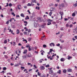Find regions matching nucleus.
<instances>
[{
    "mask_svg": "<svg viewBox=\"0 0 77 77\" xmlns=\"http://www.w3.org/2000/svg\"><path fill=\"white\" fill-rule=\"evenodd\" d=\"M65 7V4L63 3L61 4L59 6V8L60 9H61V8H64Z\"/></svg>",
    "mask_w": 77,
    "mask_h": 77,
    "instance_id": "f257e3e1",
    "label": "nucleus"
},
{
    "mask_svg": "<svg viewBox=\"0 0 77 77\" xmlns=\"http://www.w3.org/2000/svg\"><path fill=\"white\" fill-rule=\"evenodd\" d=\"M67 72H72V69L70 68H69L67 69Z\"/></svg>",
    "mask_w": 77,
    "mask_h": 77,
    "instance_id": "f03ea898",
    "label": "nucleus"
},
{
    "mask_svg": "<svg viewBox=\"0 0 77 77\" xmlns=\"http://www.w3.org/2000/svg\"><path fill=\"white\" fill-rule=\"evenodd\" d=\"M40 68L41 70H43L45 69V67H44V66H42L40 67Z\"/></svg>",
    "mask_w": 77,
    "mask_h": 77,
    "instance_id": "7ed1b4c3",
    "label": "nucleus"
},
{
    "mask_svg": "<svg viewBox=\"0 0 77 77\" xmlns=\"http://www.w3.org/2000/svg\"><path fill=\"white\" fill-rule=\"evenodd\" d=\"M47 21L48 23H51L53 21L52 20H51L50 19H48L47 20Z\"/></svg>",
    "mask_w": 77,
    "mask_h": 77,
    "instance_id": "20e7f679",
    "label": "nucleus"
},
{
    "mask_svg": "<svg viewBox=\"0 0 77 77\" xmlns=\"http://www.w3.org/2000/svg\"><path fill=\"white\" fill-rule=\"evenodd\" d=\"M21 65V63H17V64H16L14 66H15V67L18 66L19 65Z\"/></svg>",
    "mask_w": 77,
    "mask_h": 77,
    "instance_id": "39448f33",
    "label": "nucleus"
},
{
    "mask_svg": "<svg viewBox=\"0 0 77 77\" xmlns=\"http://www.w3.org/2000/svg\"><path fill=\"white\" fill-rule=\"evenodd\" d=\"M24 26H27V24H28L27 22L26 21H24Z\"/></svg>",
    "mask_w": 77,
    "mask_h": 77,
    "instance_id": "423d86ee",
    "label": "nucleus"
},
{
    "mask_svg": "<svg viewBox=\"0 0 77 77\" xmlns=\"http://www.w3.org/2000/svg\"><path fill=\"white\" fill-rule=\"evenodd\" d=\"M60 61H61V62H64L65 61V58H62L60 59Z\"/></svg>",
    "mask_w": 77,
    "mask_h": 77,
    "instance_id": "0eeeda50",
    "label": "nucleus"
},
{
    "mask_svg": "<svg viewBox=\"0 0 77 77\" xmlns=\"http://www.w3.org/2000/svg\"><path fill=\"white\" fill-rule=\"evenodd\" d=\"M49 74H53V70H50V71H49Z\"/></svg>",
    "mask_w": 77,
    "mask_h": 77,
    "instance_id": "6e6552de",
    "label": "nucleus"
},
{
    "mask_svg": "<svg viewBox=\"0 0 77 77\" xmlns=\"http://www.w3.org/2000/svg\"><path fill=\"white\" fill-rule=\"evenodd\" d=\"M17 7L18 9L20 10V9L21 8V5H17Z\"/></svg>",
    "mask_w": 77,
    "mask_h": 77,
    "instance_id": "1a4fd4ad",
    "label": "nucleus"
},
{
    "mask_svg": "<svg viewBox=\"0 0 77 77\" xmlns=\"http://www.w3.org/2000/svg\"><path fill=\"white\" fill-rule=\"evenodd\" d=\"M26 56H27V57H31V54H29L28 55H26Z\"/></svg>",
    "mask_w": 77,
    "mask_h": 77,
    "instance_id": "9d476101",
    "label": "nucleus"
},
{
    "mask_svg": "<svg viewBox=\"0 0 77 77\" xmlns=\"http://www.w3.org/2000/svg\"><path fill=\"white\" fill-rule=\"evenodd\" d=\"M27 52V50H24L23 53V54H26Z\"/></svg>",
    "mask_w": 77,
    "mask_h": 77,
    "instance_id": "9b49d317",
    "label": "nucleus"
},
{
    "mask_svg": "<svg viewBox=\"0 0 77 77\" xmlns=\"http://www.w3.org/2000/svg\"><path fill=\"white\" fill-rule=\"evenodd\" d=\"M23 59H26L27 58V57L26 55H24L22 57Z\"/></svg>",
    "mask_w": 77,
    "mask_h": 77,
    "instance_id": "f8f14e48",
    "label": "nucleus"
},
{
    "mask_svg": "<svg viewBox=\"0 0 77 77\" xmlns=\"http://www.w3.org/2000/svg\"><path fill=\"white\" fill-rule=\"evenodd\" d=\"M70 59H72V57L70 56H68V57L67 59H68V60H70Z\"/></svg>",
    "mask_w": 77,
    "mask_h": 77,
    "instance_id": "ddd939ff",
    "label": "nucleus"
},
{
    "mask_svg": "<svg viewBox=\"0 0 77 77\" xmlns=\"http://www.w3.org/2000/svg\"><path fill=\"white\" fill-rule=\"evenodd\" d=\"M19 33H20V30L17 29V34H19Z\"/></svg>",
    "mask_w": 77,
    "mask_h": 77,
    "instance_id": "4468645a",
    "label": "nucleus"
},
{
    "mask_svg": "<svg viewBox=\"0 0 77 77\" xmlns=\"http://www.w3.org/2000/svg\"><path fill=\"white\" fill-rule=\"evenodd\" d=\"M57 73L60 74H61V70H59L57 72Z\"/></svg>",
    "mask_w": 77,
    "mask_h": 77,
    "instance_id": "2eb2a0df",
    "label": "nucleus"
},
{
    "mask_svg": "<svg viewBox=\"0 0 77 77\" xmlns=\"http://www.w3.org/2000/svg\"><path fill=\"white\" fill-rule=\"evenodd\" d=\"M20 16H21V17H25L24 15V14L23 13L21 14Z\"/></svg>",
    "mask_w": 77,
    "mask_h": 77,
    "instance_id": "dca6fc26",
    "label": "nucleus"
},
{
    "mask_svg": "<svg viewBox=\"0 0 77 77\" xmlns=\"http://www.w3.org/2000/svg\"><path fill=\"white\" fill-rule=\"evenodd\" d=\"M25 20H29V16H27L26 18H25Z\"/></svg>",
    "mask_w": 77,
    "mask_h": 77,
    "instance_id": "f3484780",
    "label": "nucleus"
},
{
    "mask_svg": "<svg viewBox=\"0 0 77 77\" xmlns=\"http://www.w3.org/2000/svg\"><path fill=\"white\" fill-rule=\"evenodd\" d=\"M63 73H66V69H65L63 70Z\"/></svg>",
    "mask_w": 77,
    "mask_h": 77,
    "instance_id": "a211bd4d",
    "label": "nucleus"
},
{
    "mask_svg": "<svg viewBox=\"0 0 77 77\" xmlns=\"http://www.w3.org/2000/svg\"><path fill=\"white\" fill-rule=\"evenodd\" d=\"M60 14L61 15V16L63 15V13L62 12H60Z\"/></svg>",
    "mask_w": 77,
    "mask_h": 77,
    "instance_id": "6ab92c4d",
    "label": "nucleus"
},
{
    "mask_svg": "<svg viewBox=\"0 0 77 77\" xmlns=\"http://www.w3.org/2000/svg\"><path fill=\"white\" fill-rule=\"evenodd\" d=\"M68 19H70V20H73L74 18H71V17H68Z\"/></svg>",
    "mask_w": 77,
    "mask_h": 77,
    "instance_id": "aec40b11",
    "label": "nucleus"
},
{
    "mask_svg": "<svg viewBox=\"0 0 77 77\" xmlns=\"http://www.w3.org/2000/svg\"><path fill=\"white\" fill-rule=\"evenodd\" d=\"M26 48H28V47L29 48H30V45H26Z\"/></svg>",
    "mask_w": 77,
    "mask_h": 77,
    "instance_id": "412c9836",
    "label": "nucleus"
},
{
    "mask_svg": "<svg viewBox=\"0 0 77 77\" xmlns=\"http://www.w3.org/2000/svg\"><path fill=\"white\" fill-rule=\"evenodd\" d=\"M50 25H51V23H47V25L49 26Z\"/></svg>",
    "mask_w": 77,
    "mask_h": 77,
    "instance_id": "4be33fe9",
    "label": "nucleus"
},
{
    "mask_svg": "<svg viewBox=\"0 0 77 77\" xmlns=\"http://www.w3.org/2000/svg\"><path fill=\"white\" fill-rule=\"evenodd\" d=\"M72 17H75V13H74L72 14Z\"/></svg>",
    "mask_w": 77,
    "mask_h": 77,
    "instance_id": "5701e85b",
    "label": "nucleus"
},
{
    "mask_svg": "<svg viewBox=\"0 0 77 77\" xmlns=\"http://www.w3.org/2000/svg\"><path fill=\"white\" fill-rule=\"evenodd\" d=\"M7 30V29H6V27H5L4 28V32H5H5H6V30Z\"/></svg>",
    "mask_w": 77,
    "mask_h": 77,
    "instance_id": "b1692460",
    "label": "nucleus"
},
{
    "mask_svg": "<svg viewBox=\"0 0 77 77\" xmlns=\"http://www.w3.org/2000/svg\"><path fill=\"white\" fill-rule=\"evenodd\" d=\"M43 47H44V48H46L47 47V46L45 45H44Z\"/></svg>",
    "mask_w": 77,
    "mask_h": 77,
    "instance_id": "393cba45",
    "label": "nucleus"
},
{
    "mask_svg": "<svg viewBox=\"0 0 77 77\" xmlns=\"http://www.w3.org/2000/svg\"><path fill=\"white\" fill-rule=\"evenodd\" d=\"M9 32H11V33H13V31H12L11 29H10L9 31Z\"/></svg>",
    "mask_w": 77,
    "mask_h": 77,
    "instance_id": "a878e982",
    "label": "nucleus"
},
{
    "mask_svg": "<svg viewBox=\"0 0 77 77\" xmlns=\"http://www.w3.org/2000/svg\"><path fill=\"white\" fill-rule=\"evenodd\" d=\"M35 9H38V10H39V9H40V8L39 7H35Z\"/></svg>",
    "mask_w": 77,
    "mask_h": 77,
    "instance_id": "bb28decb",
    "label": "nucleus"
},
{
    "mask_svg": "<svg viewBox=\"0 0 77 77\" xmlns=\"http://www.w3.org/2000/svg\"><path fill=\"white\" fill-rule=\"evenodd\" d=\"M27 6H31V4L28 3V4L27 5Z\"/></svg>",
    "mask_w": 77,
    "mask_h": 77,
    "instance_id": "cd10ccee",
    "label": "nucleus"
},
{
    "mask_svg": "<svg viewBox=\"0 0 77 77\" xmlns=\"http://www.w3.org/2000/svg\"><path fill=\"white\" fill-rule=\"evenodd\" d=\"M6 43H7V40H5L4 41V43L6 44Z\"/></svg>",
    "mask_w": 77,
    "mask_h": 77,
    "instance_id": "c85d7f7f",
    "label": "nucleus"
},
{
    "mask_svg": "<svg viewBox=\"0 0 77 77\" xmlns=\"http://www.w3.org/2000/svg\"><path fill=\"white\" fill-rule=\"evenodd\" d=\"M23 41H26V43H27V40L26 39H23Z\"/></svg>",
    "mask_w": 77,
    "mask_h": 77,
    "instance_id": "c756f323",
    "label": "nucleus"
},
{
    "mask_svg": "<svg viewBox=\"0 0 77 77\" xmlns=\"http://www.w3.org/2000/svg\"><path fill=\"white\" fill-rule=\"evenodd\" d=\"M9 6H10V7H11V6H12V4H11V3H10L9 5Z\"/></svg>",
    "mask_w": 77,
    "mask_h": 77,
    "instance_id": "7c9ffc66",
    "label": "nucleus"
},
{
    "mask_svg": "<svg viewBox=\"0 0 77 77\" xmlns=\"http://www.w3.org/2000/svg\"><path fill=\"white\" fill-rule=\"evenodd\" d=\"M50 67V65L49 64L45 66V67H46V68H48V67Z\"/></svg>",
    "mask_w": 77,
    "mask_h": 77,
    "instance_id": "2f4dec72",
    "label": "nucleus"
},
{
    "mask_svg": "<svg viewBox=\"0 0 77 77\" xmlns=\"http://www.w3.org/2000/svg\"><path fill=\"white\" fill-rule=\"evenodd\" d=\"M73 5H74L75 7H76V6H77V3H76L75 4H74Z\"/></svg>",
    "mask_w": 77,
    "mask_h": 77,
    "instance_id": "473e14b6",
    "label": "nucleus"
},
{
    "mask_svg": "<svg viewBox=\"0 0 77 77\" xmlns=\"http://www.w3.org/2000/svg\"><path fill=\"white\" fill-rule=\"evenodd\" d=\"M7 69L6 68V67H4L3 68V70H6Z\"/></svg>",
    "mask_w": 77,
    "mask_h": 77,
    "instance_id": "72a5a7b5",
    "label": "nucleus"
},
{
    "mask_svg": "<svg viewBox=\"0 0 77 77\" xmlns=\"http://www.w3.org/2000/svg\"><path fill=\"white\" fill-rule=\"evenodd\" d=\"M28 50L29 51H30L32 50V48H28Z\"/></svg>",
    "mask_w": 77,
    "mask_h": 77,
    "instance_id": "f704fd0d",
    "label": "nucleus"
},
{
    "mask_svg": "<svg viewBox=\"0 0 77 77\" xmlns=\"http://www.w3.org/2000/svg\"><path fill=\"white\" fill-rule=\"evenodd\" d=\"M37 73L38 75H39V76H40V75H41V73H39V72H38Z\"/></svg>",
    "mask_w": 77,
    "mask_h": 77,
    "instance_id": "c9c22d12",
    "label": "nucleus"
},
{
    "mask_svg": "<svg viewBox=\"0 0 77 77\" xmlns=\"http://www.w3.org/2000/svg\"><path fill=\"white\" fill-rule=\"evenodd\" d=\"M34 68H36H36H37V67L36 66V65L35 64L34 65Z\"/></svg>",
    "mask_w": 77,
    "mask_h": 77,
    "instance_id": "e433bc0d",
    "label": "nucleus"
},
{
    "mask_svg": "<svg viewBox=\"0 0 77 77\" xmlns=\"http://www.w3.org/2000/svg\"><path fill=\"white\" fill-rule=\"evenodd\" d=\"M52 14V12H50L49 13V16L51 17V14Z\"/></svg>",
    "mask_w": 77,
    "mask_h": 77,
    "instance_id": "4c0bfd02",
    "label": "nucleus"
},
{
    "mask_svg": "<svg viewBox=\"0 0 77 77\" xmlns=\"http://www.w3.org/2000/svg\"><path fill=\"white\" fill-rule=\"evenodd\" d=\"M56 2H57L58 3H59L60 2V0H55Z\"/></svg>",
    "mask_w": 77,
    "mask_h": 77,
    "instance_id": "58836bf2",
    "label": "nucleus"
},
{
    "mask_svg": "<svg viewBox=\"0 0 77 77\" xmlns=\"http://www.w3.org/2000/svg\"><path fill=\"white\" fill-rule=\"evenodd\" d=\"M11 27L12 28H13L14 29H15V26H14V25L12 26Z\"/></svg>",
    "mask_w": 77,
    "mask_h": 77,
    "instance_id": "ea45409f",
    "label": "nucleus"
},
{
    "mask_svg": "<svg viewBox=\"0 0 77 77\" xmlns=\"http://www.w3.org/2000/svg\"><path fill=\"white\" fill-rule=\"evenodd\" d=\"M60 49H62L63 48V45H61L60 46Z\"/></svg>",
    "mask_w": 77,
    "mask_h": 77,
    "instance_id": "a19ab883",
    "label": "nucleus"
},
{
    "mask_svg": "<svg viewBox=\"0 0 77 77\" xmlns=\"http://www.w3.org/2000/svg\"><path fill=\"white\" fill-rule=\"evenodd\" d=\"M64 20L65 21H67L68 20V19L67 18H64Z\"/></svg>",
    "mask_w": 77,
    "mask_h": 77,
    "instance_id": "79ce46f5",
    "label": "nucleus"
},
{
    "mask_svg": "<svg viewBox=\"0 0 77 77\" xmlns=\"http://www.w3.org/2000/svg\"><path fill=\"white\" fill-rule=\"evenodd\" d=\"M66 27H69V25L68 24H66Z\"/></svg>",
    "mask_w": 77,
    "mask_h": 77,
    "instance_id": "37998d69",
    "label": "nucleus"
},
{
    "mask_svg": "<svg viewBox=\"0 0 77 77\" xmlns=\"http://www.w3.org/2000/svg\"><path fill=\"white\" fill-rule=\"evenodd\" d=\"M12 19H10V20H8V21H9V22H12Z\"/></svg>",
    "mask_w": 77,
    "mask_h": 77,
    "instance_id": "c03bdc74",
    "label": "nucleus"
},
{
    "mask_svg": "<svg viewBox=\"0 0 77 77\" xmlns=\"http://www.w3.org/2000/svg\"><path fill=\"white\" fill-rule=\"evenodd\" d=\"M58 47H59L60 46V44L58 43V44L56 45Z\"/></svg>",
    "mask_w": 77,
    "mask_h": 77,
    "instance_id": "a18cd8bd",
    "label": "nucleus"
},
{
    "mask_svg": "<svg viewBox=\"0 0 77 77\" xmlns=\"http://www.w3.org/2000/svg\"><path fill=\"white\" fill-rule=\"evenodd\" d=\"M21 69H25V68L24 67H21Z\"/></svg>",
    "mask_w": 77,
    "mask_h": 77,
    "instance_id": "49530a36",
    "label": "nucleus"
},
{
    "mask_svg": "<svg viewBox=\"0 0 77 77\" xmlns=\"http://www.w3.org/2000/svg\"><path fill=\"white\" fill-rule=\"evenodd\" d=\"M27 12H28L29 14H31V13H30V11L28 10Z\"/></svg>",
    "mask_w": 77,
    "mask_h": 77,
    "instance_id": "de8ad7c7",
    "label": "nucleus"
},
{
    "mask_svg": "<svg viewBox=\"0 0 77 77\" xmlns=\"http://www.w3.org/2000/svg\"><path fill=\"white\" fill-rule=\"evenodd\" d=\"M31 39H32V38H29L28 39V41H31Z\"/></svg>",
    "mask_w": 77,
    "mask_h": 77,
    "instance_id": "09e8293b",
    "label": "nucleus"
},
{
    "mask_svg": "<svg viewBox=\"0 0 77 77\" xmlns=\"http://www.w3.org/2000/svg\"><path fill=\"white\" fill-rule=\"evenodd\" d=\"M48 55L47 56V57H48V59H50L51 57V56H50L49 57H48Z\"/></svg>",
    "mask_w": 77,
    "mask_h": 77,
    "instance_id": "8fccbe9b",
    "label": "nucleus"
},
{
    "mask_svg": "<svg viewBox=\"0 0 77 77\" xmlns=\"http://www.w3.org/2000/svg\"><path fill=\"white\" fill-rule=\"evenodd\" d=\"M51 9H52V10H55V8H51Z\"/></svg>",
    "mask_w": 77,
    "mask_h": 77,
    "instance_id": "3c124183",
    "label": "nucleus"
},
{
    "mask_svg": "<svg viewBox=\"0 0 77 77\" xmlns=\"http://www.w3.org/2000/svg\"><path fill=\"white\" fill-rule=\"evenodd\" d=\"M8 5H9V3H7V5H6V6H5V7H7L8 6Z\"/></svg>",
    "mask_w": 77,
    "mask_h": 77,
    "instance_id": "603ef678",
    "label": "nucleus"
},
{
    "mask_svg": "<svg viewBox=\"0 0 77 77\" xmlns=\"http://www.w3.org/2000/svg\"><path fill=\"white\" fill-rule=\"evenodd\" d=\"M56 35H58L59 34H59H60V32H58V33H56Z\"/></svg>",
    "mask_w": 77,
    "mask_h": 77,
    "instance_id": "864d4df0",
    "label": "nucleus"
},
{
    "mask_svg": "<svg viewBox=\"0 0 77 77\" xmlns=\"http://www.w3.org/2000/svg\"><path fill=\"white\" fill-rule=\"evenodd\" d=\"M52 44V45L53 46H54V45H54V43H51Z\"/></svg>",
    "mask_w": 77,
    "mask_h": 77,
    "instance_id": "5fc2aeb1",
    "label": "nucleus"
},
{
    "mask_svg": "<svg viewBox=\"0 0 77 77\" xmlns=\"http://www.w3.org/2000/svg\"><path fill=\"white\" fill-rule=\"evenodd\" d=\"M69 27L71 28L72 27V25L71 24L70 25H69Z\"/></svg>",
    "mask_w": 77,
    "mask_h": 77,
    "instance_id": "6e6d98bb",
    "label": "nucleus"
},
{
    "mask_svg": "<svg viewBox=\"0 0 77 77\" xmlns=\"http://www.w3.org/2000/svg\"><path fill=\"white\" fill-rule=\"evenodd\" d=\"M32 2H34V3H36V0H34L33 1H32Z\"/></svg>",
    "mask_w": 77,
    "mask_h": 77,
    "instance_id": "4d7b16f0",
    "label": "nucleus"
},
{
    "mask_svg": "<svg viewBox=\"0 0 77 77\" xmlns=\"http://www.w3.org/2000/svg\"><path fill=\"white\" fill-rule=\"evenodd\" d=\"M31 32V29H29L28 30V32Z\"/></svg>",
    "mask_w": 77,
    "mask_h": 77,
    "instance_id": "13d9d810",
    "label": "nucleus"
},
{
    "mask_svg": "<svg viewBox=\"0 0 77 77\" xmlns=\"http://www.w3.org/2000/svg\"><path fill=\"white\" fill-rule=\"evenodd\" d=\"M24 35H27V32H24Z\"/></svg>",
    "mask_w": 77,
    "mask_h": 77,
    "instance_id": "bf43d9fd",
    "label": "nucleus"
},
{
    "mask_svg": "<svg viewBox=\"0 0 77 77\" xmlns=\"http://www.w3.org/2000/svg\"><path fill=\"white\" fill-rule=\"evenodd\" d=\"M54 56H56V54H55L54 55H53L52 56V57H54Z\"/></svg>",
    "mask_w": 77,
    "mask_h": 77,
    "instance_id": "052dcab7",
    "label": "nucleus"
},
{
    "mask_svg": "<svg viewBox=\"0 0 77 77\" xmlns=\"http://www.w3.org/2000/svg\"><path fill=\"white\" fill-rule=\"evenodd\" d=\"M9 21L8 20L6 22V24H9Z\"/></svg>",
    "mask_w": 77,
    "mask_h": 77,
    "instance_id": "680f3d73",
    "label": "nucleus"
},
{
    "mask_svg": "<svg viewBox=\"0 0 77 77\" xmlns=\"http://www.w3.org/2000/svg\"><path fill=\"white\" fill-rule=\"evenodd\" d=\"M5 58H6L7 59L8 58V56H7V55H5Z\"/></svg>",
    "mask_w": 77,
    "mask_h": 77,
    "instance_id": "e2e57ef3",
    "label": "nucleus"
},
{
    "mask_svg": "<svg viewBox=\"0 0 77 77\" xmlns=\"http://www.w3.org/2000/svg\"><path fill=\"white\" fill-rule=\"evenodd\" d=\"M24 8H25V9H27V6H24Z\"/></svg>",
    "mask_w": 77,
    "mask_h": 77,
    "instance_id": "0e129e2a",
    "label": "nucleus"
},
{
    "mask_svg": "<svg viewBox=\"0 0 77 77\" xmlns=\"http://www.w3.org/2000/svg\"><path fill=\"white\" fill-rule=\"evenodd\" d=\"M58 4H55V7H57V6H58Z\"/></svg>",
    "mask_w": 77,
    "mask_h": 77,
    "instance_id": "69168bd1",
    "label": "nucleus"
},
{
    "mask_svg": "<svg viewBox=\"0 0 77 77\" xmlns=\"http://www.w3.org/2000/svg\"><path fill=\"white\" fill-rule=\"evenodd\" d=\"M63 36V34H61V36L60 37V38H62V37Z\"/></svg>",
    "mask_w": 77,
    "mask_h": 77,
    "instance_id": "338daca9",
    "label": "nucleus"
},
{
    "mask_svg": "<svg viewBox=\"0 0 77 77\" xmlns=\"http://www.w3.org/2000/svg\"><path fill=\"white\" fill-rule=\"evenodd\" d=\"M42 28H44V26L43 25H42Z\"/></svg>",
    "mask_w": 77,
    "mask_h": 77,
    "instance_id": "774afa93",
    "label": "nucleus"
}]
</instances>
